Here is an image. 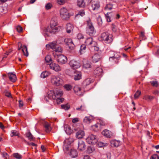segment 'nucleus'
<instances>
[{
  "mask_svg": "<svg viewBox=\"0 0 159 159\" xmlns=\"http://www.w3.org/2000/svg\"><path fill=\"white\" fill-rule=\"evenodd\" d=\"M7 5L6 4L0 6V14L2 13H5L7 11Z\"/></svg>",
  "mask_w": 159,
  "mask_h": 159,
  "instance_id": "obj_27",
  "label": "nucleus"
},
{
  "mask_svg": "<svg viewBox=\"0 0 159 159\" xmlns=\"http://www.w3.org/2000/svg\"><path fill=\"white\" fill-rule=\"evenodd\" d=\"M52 5L50 3H47L45 6V8L47 10H49L52 7Z\"/></svg>",
  "mask_w": 159,
  "mask_h": 159,
  "instance_id": "obj_52",
  "label": "nucleus"
},
{
  "mask_svg": "<svg viewBox=\"0 0 159 159\" xmlns=\"http://www.w3.org/2000/svg\"><path fill=\"white\" fill-rule=\"evenodd\" d=\"M50 68L55 71H59L61 70V67L59 66L55 63H51L49 64Z\"/></svg>",
  "mask_w": 159,
  "mask_h": 159,
  "instance_id": "obj_15",
  "label": "nucleus"
},
{
  "mask_svg": "<svg viewBox=\"0 0 159 159\" xmlns=\"http://www.w3.org/2000/svg\"><path fill=\"white\" fill-rule=\"evenodd\" d=\"M113 53L112 55H111L109 57V60L110 61H114L116 63L118 62V61L119 60L120 56L119 53L117 52H115L113 51L110 52Z\"/></svg>",
  "mask_w": 159,
  "mask_h": 159,
  "instance_id": "obj_7",
  "label": "nucleus"
},
{
  "mask_svg": "<svg viewBox=\"0 0 159 159\" xmlns=\"http://www.w3.org/2000/svg\"><path fill=\"white\" fill-rule=\"evenodd\" d=\"M103 70L100 67H97L94 71V73L96 74L97 76L101 75Z\"/></svg>",
  "mask_w": 159,
  "mask_h": 159,
  "instance_id": "obj_29",
  "label": "nucleus"
},
{
  "mask_svg": "<svg viewBox=\"0 0 159 159\" xmlns=\"http://www.w3.org/2000/svg\"><path fill=\"white\" fill-rule=\"evenodd\" d=\"M86 48V47L85 45H81L80 47V51L81 52L83 50H84Z\"/></svg>",
  "mask_w": 159,
  "mask_h": 159,
  "instance_id": "obj_62",
  "label": "nucleus"
},
{
  "mask_svg": "<svg viewBox=\"0 0 159 159\" xmlns=\"http://www.w3.org/2000/svg\"><path fill=\"white\" fill-rule=\"evenodd\" d=\"M21 48H22V51L23 52L24 55L27 57L28 56V52L27 51V48L25 45H23V46L22 44L20 42L18 43V50H20Z\"/></svg>",
  "mask_w": 159,
  "mask_h": 159,
  "instance_id": "obj_9",
  "label": "nucleus"
},
{
  "mask_svg": "<svg viewBox=\"0 0 159 159\" xmlns=\"http://www.w3.org/2000/svg\"><path fill=\"white\" fill-rule=\"evenodd\" d=\"M151 84L153 86L157 87L158 86V83L157 81H151Z\"/></svg>",
  "mask_w": 159,
  "mask_h": 159,
  "instance_id": "obj_54",
  "label": "nucleus"
},
{
  "mask_svg": "<svg viewBox=\"0 0 159 159\" xmlns=\"http://www.w3.org/2000/svg\"><path fill=\"white\" fill-rule=\"evenodd\" d=\"M65 131L68 134H70V133L71 132V129L70 127L69 126H67L65 127Z\"/></svg>",
  "mask_w": 159,
  "mask_h": 159,
  "instance_id": "obj_47",
  "label": "nucleus"
},
{
  "mask_svg": "<svg viewBox=\"0 0 159 159\" xmlns=\"http://www.w3.org/2000/svg\"><path fill=\"white\" fill-rule=\"evenodd\" d=\"M12 51V50H10L8 51L3 56V59L4 58H6L7 56L9 54V53H10Z\"/></svg>",
  "mask_w": 159,
  "mask_h": 159,
  "instance_id": "obj_56",
  "label": "nucleus"
},
{
  "mask_svg": "<svg viewBox=\"0 0 159 159\" xmlns=\"http://www.w3.org/2000/svg\"><path fill=\"white\" fill-rule=\"evenodd\" d=\"M54 50L56 52H61L62 51V48L61 47H57V46H56V47H55Z\"/></svg>",
  "mask_w": 159,
  "mask_h": 159,
  "instance_id": "obj_45",
  "label": "nucleus"
},
{
  "mask_svg": "<svg viewBox=\"0 0 159 159\" xmlns=\"http://www.w3.org/2000/svg\"><path fill=\"white\" fill-rule=\"evenodd\" d=\"M19 133L17 131L12 130L11 131V136L13 137L14 136H17L19 137Z\"/></svg>",
  "mask_w": 159,
  "mask_h": 159,
  "instance_id": "obj_36",
  "label": "nucleus"
},
{
  "mask_svg": "<svg viewBox=\"0 0 159 159\" xmlns=\"http://www.w3.org/2000/svg\"><path fill=\"white\" fill-rule=\"evenodd\" d=\"M85 4L84 0H77V5L79 7H84Z\"/></svg>",
  "mask_w": 159,
  "mask_h": 159,
  "instance_id": "obj_35",
  "label": "nucleus"
},
{
  "mask_svg": "<svg viewBox=\"0 0 159 159\" xmlns=\"http://www.w3.org/2000/svg\"><path fill=\"white\" fill-rule=\"evenodd\" d=\"M86 145L84 142L80 140L78 143V149L80 151H83L86 148Z\"/></svg>",
  "mask_w": 159,
  "mask_h": 159,
  "instance_id": "obj_14",
  "label": "nucleus"
},
{
  "mask_svg": "<svg viewBox=\"0 0 159 159\" xmlns=\"http://www.w3.org/2000/svg\"><path fill=\"white\" fill-rule=\"evenodd\" d=\"M79 121V119L78 118H74L72 120V122L74 123H75Z\"/></svg>",
  "mask_w": 159,
  "mask_h": 159,
  "instance_id": "obj_61",
  "label": "nucleus"
},
{
  "mask_svg": "<svg viewBox=\"0 0 159 159\" xmlns=\"http://www.w3.org/2000/svg\"><path fill=\"white\" fill-rule=\"evenodd\" d=\"M100 39L106 43H110L113 41V37L108 32L102 33L100 36Z\"/></svg>",
  "mask_w": 159,
  "mask_h": 159,
  "instance_id": "obj_2",
  "label": "nucleus"
},
{
  "mask_svg": "<svg viewBox=\"0 0 159 159\" xmlns=\"http://www.w3.org/2000/svg\"><path fill=\"white\" fill-rule=\"evenodd\" d=\"M69 64L72 70L77 69L81 66L80 64L78 61L74 59L70 60L69 62Z\"/></svg>",
  "mask_w": 159,
  "mask_h": 159,
  "instance_id": "obj_8",
  "label": "nucleus"
},
{
  "mask_svg": "<svg viewBox=\"0 0 159 159\" xmlns=\"http://www.w3.org/2000/svg\"><path fill=\"white\" fill-rule=\"evenodd\" d=\"M19 107H22L23 106V101L21 100H20L19 101Z\"/></svg>",
  "mask_w": 159,
  "mask_h": 159,
  "instance_id": "obj_63",
  "label": "nucleus"
},
{
  "mask_svg": "<svg viewBox=\"0 0 159 159\" xmlns=\"http://www.w3.org/2000/svg\"><path fill=\"white\" fill-rule=\"evenodd\" d=\"M57 61L58 63L61 64L66 63L67 61V57L61 54L57 55Z\"/></svg>",
  "mask_w": 159,
  "mask_h": 159,
  "instance_id": "obj_10",
  "label": "nucleus"
},
{
  "mask_svg": "<svg viewBox=\"0 0 159 159\" xmlns=\"http://www.w3.org/2000/svg\"><path fill=\"white\" fill-rule=\"evenodd\" d=\"M91 47L93 48L94 50L96 51H98L99 49V48L97 46V44L96 42V44L95 45H94L93 44V45Z\"/></svg>",
  "mask_w": 159,
  "mask_h": 159,
  "instance_id": "obj_55",
  "label": "nucleus"
},
{
  "mask_svg": "<svg viewBox=\"0 0 159 159\" xmlns=\"http://www.w3.org/2000/svg\"><path fill=\"white\" fill-rule=\"evenodd\" d=\"M51 82L55 86H60L63 84V80L57 76H52L51 78Z\"/></svg>",
  "mask_w": 159,
  "mask_h": 159,
  "instance_id": "obj_5",
  "label": "nucleus"
},
{
  "mask_svg": "<svg viewBox=\"0 0 159 159\" xmlns=\"http://www.w3.org/2000/svg\"><path fill=\"white\" fill-rule=\"evenodd\" d=\"M57 23L56 20H55L54 19H52L50 21V28L54 27L57 26Z\"/></svg>",
  "mask_w": 159,
  "mask_h": 159,
  "instance_id": "obj_34",
  "label": "nucleus"
},
{
  "mask_svg": "<svg viewBox=\"0 0 159 159\" xmlns=\"http://www.w3.org/2000/svg\"><path fill=\"white\" fill-rule=\"evenodd\" d=\"M49 75V73L47 71L43 72L41 74V77L42 78H44Z\"/></svg>",
  "mask_w": 159,
  "mask_h": 159,
  "instance_id": "obj_37",
  "label": "nucleus"
},
{
  "mask_svg": "<svg viewBox=\"0 0 159 159\" xmlns=\"http://www.w3.org/2000/svg\"><path fill=\"white\" fill-rule=\"evenodd\" d=\"M66 32L68 34L72 32L73 31L74 26L72 24L70 23H68L66 25Z\"/></svg>",
  "mask_w": 159,
  "mask_h": 159,
  "instance_id": "obj_19",
  "label": "nucleus"
},
{
  "mask_svg": "<svg viewBox=\"0 0 159 159\" xmlns=\"http://www.w3.org/2000/svg\"><path fill=\"white\" fill-rule=\"evenodd\" d=\"M110 14V13H107L106 14H105V16L106 19V20L108 22H110L111 21V18L109 16V14Z\"/></svg>",
  "mask_w": 159,
  "mask_h": 159,
  "instance_id": "obj_50",
  "label": "nucleus"
},
{
  "mask_svg": "<svg viewBox=\"0 0 159 159\" xmlns=\"http://www.w3.org/2000/svg\"><path fill=\"white\" fill-rule=\"evenodd\" d=\"M16 30L18 32L20 33L22 31V28L20 26H18L16 27Z\"/></svg>",
  "mask_w": 159,
  "mask_h": 159,
  "instance_id": "obj_60",
  "label": "nucleus"
},
{
  "mask_svg": "<svg viewBox=\"0 0 159 159\" xmlns=\"http://www.w3.org/2000/svg\"><path fill=\"white\" fill-rule=\"evenodd\" d=\"M41 148L42 150V152H44L46 149V147L44 145H41Z\"/></svg>",
  "mask_w": 159,
  "mask_h": 159,
  "instance_id": "obj_64",
  "label": "nucleus"
},
{
  "mask_svg": "<svg viewBox=\"0 0 159 159\" xmlns=\"http://www.w3.org/2000/svg\"><path fill=\"white\" fill-rule=\"evenodd\" d=\"M60 28L59 27H56L55 26L54 27L51 28V29H48V32H49L50 33L54 34L55 32L58 30Z\"/></svg>",
  "mask_w": 159,
  "mask_h": 159,
  "instance_id": "obj_30",
  "label": "nucleus"
},
{
  "mask_svg": "<svg viewBox=\"0 0 159 159\" xmlns=\"http://www.w3.org/2000/svg\"><path fill=\"white\" fill-rule=\"evenodd\" d=\"M111 147H118L120 145V142L116 140H112L110 142Z\"/></svg>",
  "mask_w": 159,
  "mask_h": 159,
  "instance_id": "obj_23",
  "label": "nucleus"
},
{
  "mask_svg": "<svg viewBox=\"0 0 159 159\" xmlns=\"http://www.w3.org/2000/svg\"><path fill=\"white\" fill-rule=\"evenodd\" d=\"M57 46V44L55 42H52L48 43L46 45V47L48 48H51L54 50Z\"/></svg>",
  "mask_w": 159,
  "mask_h": 159,
  "instance_id": "obj_26",
  "label": "nucleus"
},
{
  "mask_svg": "<svg viewBox=\"0 0 159 159\" xmlns=\"http://www.w3.org/2000/svg\"><path fill=\"white\" fill-rule=\"evenodd\" d=\"M60 17L62 20H67L69 19L70 15L66 8H61L60 11Z\"/></svg>",
  "mask_w": 159,
  "mask_h": 159,
  "instance_id": "obj_6",
  "label": "nucleus"
},
{
  "mask_svg": "<svg viewBox=\"0 0 159 159\" xmlns=\"http://www.w3.org/2000/svg\"><path fill=\"white\" fill-rule=\"evenodd\" d=\"M63 94V93L61 91L58 90L56 92H54L53 91H50L48 93V98L53 100L55 104H59L62 102L64 100L63 98H61Z\"/></svg>",
  "mask_w": 159,
  "mask_h": 159,
  "instance_id": "obj_1",
  "label": "nucleus"
},
{
  "mask_svg": "<svg viewBox=\"0 0 159 159\" xmlns=\"http://www.w3.org/2000/svg\"><path fill=\"white\" fill-rule=\"evenodd\" d=\"M61 107L65 110H68L70 107V105L68 104L61 105Z\"/></svg>",
  "mask_w": 159,
  "mask_h": 159,
  "instance_id": "obj_41",
  "label": "nucleus"
},
{
  "mask_svg": "<svg viewBox=\"0 0 159 159\" xmlns=\"http://www.w3.org/2000/svg\"><path fill=\"white\" fill-rule=\"evenodd\" d=\"M141 94V92L140 91H137L134 95V98L135 99L138 98Z\"/></svg>",
  "mask_w": 159,
  "mask_h": 159,
  "instance_id": "obj_48",
  "label": "nucleus"
},
{
  "mask_svg": "<svg viewBox=\"0 0 159 159\" xmlns=\"http://www.w3.org/2000/svg\"><path fill=\"white\" fill-rule=\"evenodd\" d=\"M93 119V117L92 116H86L84 118L83 121L84 123H89L92 121Z\"/></svg>",
  "mask_w": 159,
  "mask_h": 159,
  "instance_id": "obj_31",
  "label": "nucleus"
},
{
  "mask_svg": "<svg viewBox=\"0 0 159 159\" xmlns=\"http://www.w3.org/2000/svg\"><path fill=\"white\" fill-rule=\"evenodd\" d=\"M66 71L70 75L74 76L75 80H80L81 78V73L75 70H67Z\"/></svg>",
  "mask_w": 159,
  "mask_h": 159,
  "instance_id": "obj_3",
  "label": "nucleus"
},
{
  "mask_svg": "<svg viewBox=\"0 0 159 159\" xmlns=\"http://www.w3.org/2000/svg\"><path fill=\"white\" fill-rule=\"evenodd\" d=\"M83 66L85 68H90L91 67V64L90 62L87 61H86L84 63Z\"/></svg>",
  "mask_w": 159,
  "mask_h": 159,
  "instance_id": "obj_38",
  "label": "nucleus"
},
{
  "mask_svg": "<svg viewBox=\"0 0 159 159\" xmlns=\"http://www.w3.org/2000/svg\"><path fill=\"white\" fill-rule=\"evenodd\" d=\"M92 61L94 63L98 61L100 58V56L98 54H95L92 57Z\"/></svg>",
  "mask_w": 159,
  "mask_h": 159,
  "instance_id": "obj_25",
  "label": "nucleus"
},
{
  "mask_svg": "<svg viewBox=\"0 0 159 159\" xmlns=\"http://www.w3.org/2000/svg\"><path fill=\"white\" fill-rule=\"evenodd\" d=\"M87 26L86 28V32L89 35H93L95 33V30L93 24L90 19H89L86 21Z\"/></svg>",
  "mask_w": 159,
  "mask_h": 159,
  "instance_id": "obj_4",
  "label": "nucleus"
},
{
  "mask_svg": "<svg viewBox=\"0 0 159 159\" xmlns=\"http://www.w3.org/2000/svg\"><path fill=\"white\" fill-rule=\"evenodd\" d=\"M72 140L71 139H66L64 141V145L63 146V148L64 150L68 151L69 148V146L71 144Z\"/></svg>",
  "mask_w": 159,
  "mask_h": 159,
  "instance_id": "obj_13",
  "label": "nucleus"
},
{
  "mask_svg": "<svg viewBox=\"0 0 159 159\" xmlns=\"http://www.w3.org/2000/svg\"><path fill=\"white\" fill-rule=\"evenodd\" d=\"M64 42L71 49H73L75 47L72 40L70 39H64Z\"/></svg>",
  "mask_w": 159,
  "mask_h": 159,
  "instance_id": "obj_12",
  "label": "nucleus"
},
{
  "mask_svg": "<svg viewBox=\"0 0 159 159\" xmlns=\"http://www.w3.org/2000/svg\"><path fill=\"white\" fill-rule=\"evenodd\" d=\"M102 134L107 138H110L112 135L111 132L107 129H105L102 131Z\"/></svg>",
  "mask_w": 159,
  "mask_h": 159,
  "instance_id": "obj_21",
  "label": "nucleus"
},
{
  "mask_svg": "<svg viewBox=\"0 0 159 159\" xmlns=\"http://www.w3.org/2000/svg\"><path fill=\"white\" fill-rule=\"evenodd\" d=\"M91 7L93 10H97L99 8V2L98 1H93L91 2Z\"/></svg>",
  "mask_w": 159,
  "mask_h": 159,
  "instance_id": "obj_16",
  "label": "nucleus"
},
{
  "mask_svg": "<svg viewBox=\"0 0 159 159\" xmlns=\"http://www.w3.org/2000/svg\"><path fill=\"white\" fill-rule=\"evenodd\" d=\"M64 87L67 90H70L72 89L71 86L69 84H66L65 85Z\"/></svg>",
  "mask_w": 159,
  "mask_h": 159,
  "instance_id": "obj_51",
  "label": "nucleus"
},
{
  "mask_svg": "<svg viewBox=\"0 0 159 159\" xmlns=\"http://www.w3.org/2000/svg\"><path fill=\"white\" fill-rule=\"evenodd\" d=\"M9 78L10 80L12 82H15L16 80V77L15 74L13 73H8Z\"/></svg>",
  "mask_w": 159,
  "mask_h": 159,
  "instance_id": "obj_20",
  "label": "nucleus"
},
{
  "mask_svg": "<svg viewBox=\"0 0 159 159\" xmlns=\"http://www.w3.org/2000/svg\"><path fill=\"white\" fill-rule=\"evenodd\" d=\"M86 141L89 144H93L97 141L96 137L93 134L90 135L87 138Z\"/></svg>",
  "mask_w": 159,
  "mask_h": 159,
  "instance_id": "obj_11",
  "label": "nucleus"
},
{
  "mask_svg": "<svg viewBox=\"0 0 159 159\" xmlns=\"http://www.w3.org/2000/svg\"><path fill=\"white\" fill-rule=\"evenodd\" d=\"M13 156L16 159H21L22 156L18 153H16L13 154Z\"/></svg>",
  "mask_w": 159,
  "mask_h": 159,
  "instance_id": "obj_43",
  "label": "nucleus"
},
{
  "mask_svg": "<svg viewBox=\"0 0 159 159\" xmlns=\"http://www.w3.org/2000/svg\"><path fill=\"white\" fill-rule=\"evenodd\" d=\"M91 129L95 131H97L101 130V125L99 123H97L94 125L91 126Z\"/></svg>",
  "mask_w": 159,
  "mask_h": 159,
  "instance_id": "obj_24",
  "label": "nucleus"
},
{
  "mask_svg": "<svg viewBox=\"0 0 159 159\" xmlns=\"http://www.w3.org/2000/svg\"><path fill=\"white\" fill-rule=\"evenodd\" d=\"M77 38L78 39H83L84 38V36L81 33H79L77 35Z\"/></svg>",
  "mask_w": 159,
  "mask_h": 159,
  "instance_id": "obj_59",
  "label": "nucleus"
},
{
  "mask_svg": "<svg viewBox=\"0 0 159 159\" xmlns=\"http://www.w3.org/2000/svg\"><path fill=\"white\" fill-rule=\"evenodd\" d=\"M112 8V6L110 4L106 5L105 7V10H110Z\"/></svg>",
  "mask_w": 159,
  "mask_h": 159,
  "instance_id": "obj_46",
  "label": "nucleus"
},
{
  "mask_svg": "<svg viewBox=\"0 0 159 159\" xmlns=\"http://www.w3.org/2000/svg\"><path fill=\"white\" fill-rule=\"evenodd\" d=\"M84 135V132L82 130H79L76 133V137L78 139L82 138Z\"/></svg>",
  "mask_w": 159,
  "mask_h": 159,
  "instance_id": "obj_22",
  "label": "nucleus"
},
{
  "mask_svg": "<svg viewBox=\"0 0 159 159\" xmlns=\"http://www.w3.org/2000/svg\"><path fill=\"white\" fill-rule=\"evenodd\" d=\"M150 159H159V156L157 154H154L151 156Z\"/></svg>",
  "mask_w": 159,
  "mask_h": 159,
  "instance_id": "obj_53",
  "label": "nucleus"
},
{
  "mask_svg": "<svg viewBox=\"0 0 159 159\" xmlns=\"http://www.w3.org/2000/svg\"><path fill=\"white\" fill-rule=\"evenodd\" d=\"M57 2L58 4L61 5L65 3V0H57Z\"/></svg>",
  "mask_w": 159,
  "mask_h": 159,
  "instance_id": "obj_57",
  "label": "nucleus"
},
{
  "mask_svg": "<svg viewBox=\"0 0 159 159\" xmlns=\"http://www.w3.org/2000/svg\"><path fill=\"white\" fill-rule=\"evenodd\" d=\"M4 93L5 95L7 97H8L12 98L11 93H10V92L8 91L7 90H5V91L4 92Z\"/></svg>",
  "mask_w": 159,
  "mask_h": 159,
  "instance_id": "obj_49",
  "label": "nucleus"
},
{
  "mask_svg": "<svg viewBox=\"0 0 159 159\" xmlns=\"http://www.w3.org/2000/svg\"><path fill=\"white\" fill-rule=\"evenodd\" d=\"M44 127L46 132L48 133L51 131V127L48 123L45 122L44 124Z\"/></svg>",
  "mask_w": 159,
  "mask_h": 159,
  "instance_id": "obj_33",
  "label": "nucleus"
},
{
  "mask_svg": "<svg viewBox=\"0 0 159 159\" xmlns=\"http://www.w3.org/2000/svg\"><path fill=\"white\" fill-rule=\"evenodd\" d=\"M105 145V143L102 142H98V146L99 147H101Z\"/></svg>",
  "mask_w": 159,
  "mask_h": 159,
  "instance_id": "obj_58",
  "label": "nucleus"
},
{
  "mask_svg": "<svg viewBox=\"0 0 159 159\" xmlns=\"http://www.w3.org/2000/svg\"><path fill=\"white\" fill-rule=\"evenodd\" d=\"M85 43L87 46L91 47L93 45H94L96 44V42L93 41V38L90 37L87 38L85 41Z\"/></svg>",
  "mask_w": 159,
  "mask_h": 159,
  "instance_id": "obj_17",
  "label": "nucleus"
},
{
  "mask_svg": "<svg viewBox=\"0 0 159 159\" xmlns=\"http://www.w3.org/2000/svg\"><path fill=\"white\" fill-rule=\"evenodd\" d=\"M143 98L145 100H151L152 99H153L154 98V97L152 96L148 95H145Z\"/></svg>",
  "mask_w": 159,
  "mask_h": 159,
  "instance_id": "obj_40",
  "label": "nucleus"
},
{
  "mask_svg": "<svg viewBox=\"0 0 159 159\" xmlns=\"http://www.w3.org/2000/svg\"><path fill=\"white\" fill-rule=\"evenodd\" d=\"M73 89L75 93L77 95L79 96L83 95V93L81 89L78 85L75 86L74 88Z\"/></svg>",
  "mask_w": 159,
  "mask_h": 159,
  "instance_id": "obj_18",
  "label": "nucleus"
},
{
  "mask_svg": "<svg viewBox=\"0 0 159 159\" xmlns=\"http://www.w3.org/2000/svg\"><path fill=\"white\" fill-rule=\"evenodd\" d=\"M70 155L72 157L75 158L77 157L78 153L77 151L74 149H71L70 152Z\"/></svg>",
  "mask_w": 159,
  "mask_h": 159,
  "instance_id": "obj_32",
  "label": "nucleus"
},
{
  "mask_svg": "<svg viewBox=\"0 0 159 159\" xmlns=\"http://www.w3.org/2000/svg\"><path fill=\"white\" fill-rule=\"evenodd\" d=\"M85 14V12L84 10H80L79 11L78 14L75 15V17H77L78 16H84Z\"/></svg>",
  "mask_w": 159,
  "mask_h": 159,
  "instance_id": "obj_42",
  "label": "nucleus"
},
{
  "mask_svg": "<svg viewBox=\"0 0 159 159\" xmlns=\"http://www.w3.org/2000/svg\"><path fill=\"white\" fill-rule=\"evenodd\" d=\"M93 82L92 80L90 78H87L84 81L83 83V86L84 87H86Z\"/></svg>",
  "mask_w": 159,
  "mask_h": 159,
  "instance_id": "obj_28",
  "label": "nucleus"
},
{
  "mask_svg": "<svg viewBox=\"0 0 159 159\" xmlns=\"http://www.w3.org/2000/svg\"><path fill=\"white\" fill-rule=\"evenodd\" d=\"M26 136L31 141L33 140L34 139L33 135L30 132H29L26 134Z\"/></svg>",
  "mask_w": 159,
  "mask_h": 159,
  "instance_id": "obj_39",
  "label": "nucleus"
},
{
  "mask_svg": "<svg viewBox=\"0 0 159 159\" xmlns=\"http://www.w3.org/2000/svg\"><path fill=\"white\" fill-rule=\"evenodd\" d=\"M45 60L47 63H49L52 61L51 57L50 55H47L45 58Z\"/></svg>",
  "mask_w": 159,
  "mask_h": 159,
  "instance_id": "obj_44",
  "label": "nucleus"
}]
</instances>
